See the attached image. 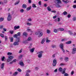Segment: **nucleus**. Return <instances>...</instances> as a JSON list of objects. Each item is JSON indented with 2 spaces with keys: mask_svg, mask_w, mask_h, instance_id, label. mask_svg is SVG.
Segmentation results:
<instances>
[{
  "mask_svg": "<svg viewBox=\"0 0 76 76\" xmlns=\"http://www.w3.org/2000/svg\"><path fill=\"white\" fill-rule=\"evenodd\" d=\"M69 34H70V35H73V32L72 31H69Z\"/></svg>",
  "mask_w": 76,
  "mask_h": 76,
  "instance_id": "32",
  "label": "nucleus"
},
{
  "mask_svg": "<svg viewBox=\"0 0 76 76\" xmlns=\"http://www.w3.org/2000/svg\"><path fill=\"white\" fill-rule=\"evenodd\" d=\"M71 74L72 75H73L74 74V71H72L71 72Z\"/></svg>",
  "mask_w": 76,
  "mask_h": 76,
  "instance_id": "58",
  "label": "nucleus"
},
{
  "mask_svg": "<svg viewBox=\"0 0 76 76\" xmlns=\"http://www.w3.org/2000/svg\"><path fill=\"white\" fill-rule=\"evenodd\" d=\"M31 9V6H30L28 7L26 9V10L27 11H29V10H30Z\"/></svg>",
  "mask_w": 76,
  "mask_h": 76,
  "instance_id": "15",
  "label": "nucleus"
},
{
  "mask_svg": "<svg viewBox=\"0 0 76 76\" xmlns=\"http://www.w3.org/2000/svg\"><path fill=\"white\" fill-rule=\"evenodd\" d=\"M66 41V39H63L61 40V41Z\"/></svg>",
  "mask_w": 76,
  "mask_h": 76,
  "instance_id": "61",
  "label": "nucleus"
},
{
  "mask_svg": "<svg viewBox=\"0 0 76 76\" xmlns=\"http://www.w3.org/2000/svg\"><path fill=\"white\" fill-rule=\"evenodd\" d=\"M26 73H30L31 72V70L28 69L26 71Z\"/></svg>",
  "mask_w": 76,
  "mask_h": 76,
  "instance_id": "37",
  "label": "nucleus"
},
{
  "mask_svg": "<svg viewBox=\"0 0 76 76\" xmlns=\"http://www.w3.org/2000/svg\"><path fill=\"white\" fill-rule=\"evenodd\" d=\"M44 53V52L42 51H39L37 52V54H38V57L39 58H41L42 56V54Z\"/></svg>",
  "mask_w": 76,
  "mask_h": 76,
  "instance_id": "1",
  "label": "nucleus"
},
{
  "mask_svg": "<svg viewBox=\"0 0 76 76\" xmlns=\"http://www.w3.org/2000/svg\"><path fill=\"white\" fill-rule=\"evenodd\" d=\"M73 8L74 9H76V5H73Z\"/></svg>",
  "mask_w": 76,
  "mask_h": 76,
  "instance_id": "55",
  "label": "nucleus"
},
{
  "mask_svg": "<svg viewBox=\"0 0 76 76\" xmlns=\"http://www.w3.org/2000/svg\"><path fill=\"white\" fill-rule=\"evenodd\" d=\"M46 42H47L48 43L50 42V40H49L48 39V37L46 38Z\"/></svg>",
  "mask_w": 76,
  "mask_h": 76,
  "instance_id": "24",
  "label": "nucleus"
},
{
  "mask_svg": "<svg viewBox=\"0 0 76 76\" xmlns=\"http://www.w3.org/2000/svg\"><path fill=\"white\" fill-rule=\"evenodd\" d=\"M57 64V60L56 59H54L53 61V66H56Z\"/></svg>",
  "mask_w": 76,
  "mask_h": 76,
  "instance_id": "4",
  "label": "nucleus"
},
{
  "mask_svg": "<svg viewBox=\"0 0 76 76\" xmlns=\"http://www.w3.org/2000/svg\"><path fill=\"white\" fill-rule=\"evenodd\" d=\"M17 70L18 71V72H22V70H21V69L18 68L17 69Z\"/></svg>",
  "mask_w": 76,
  "mask_h": 76,
  "instance_id": "43",
  "label": "nucleus"
},
{
  "mask_svg": "<svg viewBox=\"0 0 76 76\" xmlns=\"http://www.w3.org/2000/svg\"><path fill=\"white\" fill-rule=\"evenodd\" d=\"M26 76H29V74L28 73H26Z\"/></svg>",
  "mask_w": 76,
  "mask_h": 76,
  "instance_id": "62",
  "label": "nucleus"
},
{
  "mask_svg": "<svg viewBox=\"0 0 76 76\" xmlns=\"http://www.w3.org/2000/svg\"><path fill=\"white\" fill-rule=\"evenodd\" d=\"M10 33L11 34H13L14 33V32L13 31H10Z\"/></svg>",
  "mask_w": 76,
  "mask_h": 76,
  "instance_id": "49",
  "label": "nucleus"
},
{
  "mask_svg": "<svg viewBox=\"0 0 76 76\" xmlns=\"http://www.w3.org/2000/svg\"><path fill=\"white\" fill-rule=\"evenodd\" d=\"M16 41L17 42H19V38H17Z\"/></svg>",
  "mask_w": 76,
  "mask_h": 76,
  "instance_id": "44",
  "label": "nucleus"
},
{
  "mask_svg": "<svg viewBox=\"0 0 76 76\" xmlns=\"http://www.w3.org/2000/svg\"><path fill=\"white\" fill-rule=\"evenodd\" d=\"M34 50H35V48H34L32 49H30V51L31 53H34Z\"/></svg>",
  "mask_w": 76,
  "mask_h": 76,
  "instance_id": "17",
  "label": "nucleus"
},
{
  "mask_svg": "<svg viewBox=\"0 0 76 76\" xmlns=\"http://www.w3.org/2000/svg\"><path fill=\"white\" fill-rule=\"evenodd\" d=\"M19 1L16 2L15 3V5H16V4H19Z\"/></svg>",
  "mask_w": 76,
  "mask_h": 76,
  "instance_id": "54",
  "label": "nucleus"
},
{
  "mask_svg": "<svg viewBox=\"0 0 76 76\" xmlns=\"http://www.w3.org/2000/svg\"><path fill=\"white\" fill-rule=\"evenodd\" d=\"M8 58L10 59H12V58H13V56H8Z\"/></svg>",
  "mask_w": 76,
  "mask_h": 76,
  "instance_id": "26",
  "label": "nucleus"
},
{
  "mask_svg": "<svg viewBox=\"0 0 76 76\" xmlns=\"http://www.w3.org/2000/svg\"><path fill=\"white\" fill-rule=\"evenodd\" d=\"M55 3L56 4H59V3H61V1L60 0H55Z\"/></svg>",
  "mask_w": 76,
  "mask_h": 76,
  "instance_id": "5",
  "label": "nucleus"
},
{
  "mask_svg": "<svg viewBox=\"0 0 76 76\" xmlns=\"http://www.w3.org/2000/svg\"><path fill=\"white\" fill-rule=\"evenodd\" d=\"M4 63H2L1 66V69L2 70H4Z\"/></svg>",
  "mask_w": 76,
  "mask_h": 76,
  "instance_id": "8",
  "label": "nucleus"
},
{
  "mask_svg": "<svg viewBox=\"0 0 76 76\" xmlns=\"http://www.w3.org/2000/svg\"><path fill=\"white\" fill-rule=\"evenodd\" d=\"M71 43H72V41H70L66 42V44H71Z\"/></svg>",
  "mask_w": 76,
  "mask_h": 76,
  "instance_id": "21",
  "label": "nucleus"
},
{
  "mask_svg": "<svg viewBox=\"0 0 76 76\" xmlns=\"http://www.w3.org/2000/svg\"><path fill=\"white\" fill-rule=\"evenodd\" d=\"M13 45H19V42H14Z\"/></svg>",
  "mask_w": 76,
  "mask_h": 76,
  "instance_id": "11",
  "label": "nucleus"
},
{
  "mask_svg": "<svg viewBox=\"0 0 76 76\" xmlns=\"http://www.w3.org/2000/svg\"><path fill=\"white\" fill-rule=\"evenodd\" d=\"M5 59V57L4 56H3L1 58V60L2 61H4V60Z\"/></svg>",
  "mask_w": 76,
  "mask_h": 76,
  "instance_id": "35",
  "label": "nucleus"
},
{
  "mask_svg": "<svg viewBox=\"0 0 76 76\" xmlns=\"http://www.w3.org/2000/svg\"><path fill=\"white\" fill-rule=\"evenodd\" d=\"M20 28V26H15L14 27V28L15 30H16L17 29H19Z\"/></svg>",
  "mask_w": 76,
  "mask_h": 76,
  "instance_id": "9",
  "label": "nucleus"
},
{
  "mask_svg": "<svg viewBox=\"0 0 76 76\" xmlns=\"http://www.w3.org/2000/svg\"><path fill=\"white\" fill-rule=\"evenodd\" d=\"M32 43H31L30 44V46L28 47V48H31V47H32Z\"/></svg>",
  "mask_w": 76,
  "mask_h": 76,
  "instance_id": "38",
  "label": "nucleus"
},
{
  "mask_svg": "<svg viewBox=\"0 0 76 76\" xmlns=\"http://www.w3.org/2000/svg\"><path fill=\"white\" fill-rule=\"evenodd\" d=\"M65 61L66 62H67V61H69V58L65 57Z\"/></svg>",
  "mask_w": 76,
  "mask_h": 76,
  "instance_id": "19",
  "label": "nucleus"
},
{
  "mask_svg": "<svg viewBox=\"0 0 76 76\" xmlns=\"http://www.w3.org/2000/svg\"><path fill=\"white\" fill-rule=\"evenodd\" d=\"M30 40H31V37H29L27 39L28 41H30Z\"/></svg>",
  "mask_w": 76,
  "mask_h": 76,
  "instance_id": "57",
  "label": "nucleus"
},
{
  "mask_svg": "<svg viewBox=\"0 0 76 76\" xmlns=\"http://www.w3.org/2000/svg\"><path fill=\"white\" fill-rule=\"evenodd\" d=\"M0 36H1V37H2V38H4V34H0Z\"/></svg>",
  "mask_w": 76,
  "mask_h": 76,
  "instance_id": "31",
  "label": "nucleus"
},
{
  "mask_svg": "<svg viewBox=\"0 0 76 76\" xmlns=\"http://www.w3.org/2000/svg\"><path fill=\"white\" fill-rule=\"evenodd\" d=\"M27 25H28V26H31V23H27Z\"/></svg>",
  "mask_w": 76,
  "mask_h": 76,
  "instance_id": "51",
  "label": "nucleus"
},
{
  "mask_svg": "<svg viewBox=\"0 0 76 76\" xmlns=\"http://www.w3.org/2000/svg\"><path fill=\"white\" fill-rule=\"evenodd\" d=\"M13 63H15V62H16V59H14L13 61H12Z\"/></svg>",
  "mask_w": 76,
  "mask_h": 76,
  "instance_id": "63",
  "label": "nucleus"
},
{
  "mask_svg": "<svg viewBox=\"0 0 76 76\" xmlns=\"http://www.w3.org/2000/svg\"><path fill=\"white\" fill-rule=\"evenodd\" d=\"M58 31H64V28H59L58 29Z\"/></svg>",
  "mask_w": 76,
  "mask_h": 76,
  "instance_id": "23",
  "label": "nucleus"
},
{
  "mask_svg": "<svg viewBox=\"0 0 76 76\" xmlns=\"http://www.w3.org/2000/svg\"><path fill=\"white\" fill-rule=\"evenodd\" d=\"M23 35L24 36H25V37H27L28 36V34H27V33L24 32L23 33Z\"/></svg>",
  "mask_w": 76,
  "mask_h": 76,
  "instance_id": "13",
  "label": "nucleus"
},
{
  "mask_svg": "<svg viewBox=\"0 0 76 76\" xmlns=\"http://www.w3.org/2000/svg\"><path fill=\"white\" fill-rule=\"evenodd\" d=\"M3 26L2 25L0 26V29H3Z\"/></svg>",
  "mask_w": 76,
  "mask_h": 76,
  "instance_id": "60",
  "label": "nucleus"
},
{
  "mask_svg": "<svg viewBox=\"0 0 76 76\" xmlns=\"http://www.w3.org/2000/svg\"><path fill=\"white\" fill-rule=\"evenodd\" d=\"M52 48H56V45H52L51 46Z\"/></svg>",
  "mask_w": 76,
  "mask_h": 76,
  "instance_id": "22",
  "label": "nucleus"
},
{
  "mask_svg": "<svg viewBox=\"0 0 76 76\" xmlns=\"http://www.w3.org/2000/svg\"><path fill=\"white\" fill-rule=\"evenodd\" d=\"M59 46L60 47L61 49L62 50V51H63L64 53L65 52V51L64 50V48H63V47L64 46L63 45V44L62 43H61L59 45Z\"/></svg>",
  "mask_w": 76,
  "mask_h": 76,
  "instance_id": "2",
  "label": "nucleus"
},
{
  "mask_svg": "<svg viewBox=\"0 0 76 76\" xmlns=\"http://www.w3.org/2000/svg\"><path fill=\"white\" fill-rule=\"evenodd\" d=\"M42 35H43V33H42V32H40L39 35L38 36V37L39 38L40 37H42Z\"/></svg>",
  "mask_w": 76,
  "mask_h": 76,
  "instance_id": "10",
  "label": "nucleus"
},
{
  "mask_svg": "<svg viewBox=\"0 0 76 76\" xmlns=\"http://www.w3.org/2000/svg\"><path fill=\"white\" fill-rule=\"evenodd\" d=\"M4 20V18H0V22H2Z\"/></svg>",
  "mask_w": 76,
  "mask_h": 76,
  "instance_id": "28",
  "label": "nucleus"
},
{
  "mask_svg": "<svg viewBox=\"0 0 76 76\" xmlns=\"http://www.w3.org/2000/svg\"><path fill=\"white\" fill-rule=\"evenodd\" d=\"M18 37V36L17 34H15L13 36L14 38H17Z\"/></svg>",
  "mask_w": 76,
  "mask_h": 76,
  "instance_id": "29",
  "label": "nucleus"
},
{
  "mask_svg": "<svg viewBox=\"0 0 76 76\" xmlns=\"http://www.w3.org/2000/svg\"><path fill=\"white\" fill-rule=\"evenodd\" d=\"M50 30H48L47 31V32L48 34H50Z\"/></svg>",
  "mask_w": 76,
  "mask_h": 76,
  "instance_id": "53",
  "label": "nucleus"
},
{
  "mask_svg": "<svg viewBox=\"0 0 76 76\" xmlns=\"http://www.w3.org/2000/svg\"><path fill=\"white\" fill-rule=\"evenodd\" d=\"M28 21H29L30 22H31L32 21V19H31V18H29L28 19Z\"/></svg>",
  "mask_w": 76,
  "mask_h": 76,
  "instance_id": "56",
  "label": "nucleus"
},
{
  "mask_svg": "<svg viewBox=\"0 0 76 76\" xmlns=\"http://www.w3.org/2000/svg\"><path fill=\"white\" fill-rule=\"evenodd\" d=\"M58 70L59 71V72H62V71L63 70V69H62V68L61 67L59 68L58 69Z\"/></svg>",
  "mask_w": 76,
  "mask_h": 76,
  "instance_id": "25",
  "label": "nucleus"
},
{
  "mask_svg": "<svg viewBox=\"0 0 76 76\" xmlns=\"http://www.w3.org/2000/svg\"><path fill=\"white\" fill-rule=\"evenodd\" d=\"M22 52V49H21L19 51V53H21Z\"/></svg>",
  "mask_w": 76,
  "mask_h": 76,
  "instance_id": "52",
  "label": "nucleus"
},
{
  "mask_svg": "<svg viewBox=\"0 0 76 76\" xmlns=\"http://www.w3.org/2000/svg\"><path fill=\"white\" fill-rule=\"evenodd\" d=\"M66 70V68H64L63 69V71L62 72V74H64V75L65 76H69V75L67 73H66L65 72Z\"/></svg>",
  "mask_w": 76,
  "mask_h": 76,
  "instance_id": "3",
  "label": "nucleus"
},
{
  "mask_svg": "<svg viewBox=\"0 0 76 76\" xmlns=\"http://www.w3.org/2000/svg\"><path fill=\"white\" fill-rule=\"evenodd\" d=\"M47 9H48V11H51V8H50L49 7H47Z\"/></svg>",
  "mask_w": 76,
  "mask_h": 76,
  "instance_id": "33",
  "label": "nucleus"
},
{
  "mask_svg": "<svg viewBox=\"0 0 76 76\" xmlns=\"http://www.w3.org/2000/svg\"><path fill=\"white\" fill-rule=\"evenodd\" d=\"M63 15H67V12L66 11H64L63 13Z\"/></svg>",
  "mask_w": 76,
  "mask_h": 76,
  "instance_id": "30",
  "label": "nucleus"
},
{
  "mask_svg": "<svg viewBox=\"0 0 76 76\" xmlns=\"http://www.w3.org/2000/svg\"><path fill=\"white\" fill-rule=\"evenodd\" d=\"M23 8H24V9H26V7H27V6L26 5V4H23Z\"/></svg>",
  "mask_w": 76,
  "mask_h": 76,
  "instance_id": "14",
  "label": "nucleus"
},
{
  "mask_svg": "<svg viewBox=\"0 0 76 76\" xmlns=\"http://www.w3.org/2000/svg\"><path fill=\"white\" fill-rule=\"evenodd\" d=\"M56 54H53L52 55V58H54L56 57Z\"/></svg>",
  "mask_w": 76,
  "mask_h": 76,
  "instance_id": "45",
  "label": "nucleus"
},
{
  "mask_svg": "<svg viewBox=\"0 0 76 76\" xmlns=\"http://www.w3.org/2000/svg\"><path fill=\"white\" fill-rule=\"evenodd\" d=\"M20 12L21 13H23L24 12V10L23 9H22L20 10Z\"/></svg>",
  "mask_w": 76,
  "mask_h": 76,
  "instance_id": "34",
  "label": "nucleus"
},
{
  "mask_svg": "<svg viewBox=\"0 0 76 76\" xmlns=\"http://www.w3.org/2000/svg\"><path fill=\"white\" fill-rule=\"evenodd\" d=\"M23 56H22V55H21L20 56H19V58H22Z\"/></svg>",
  "mask_w": 76,
  "mask_h": 76,
  "instance_id": "64",
  "label": "nucleus"
},
{
  "mask_svg": "<svg viewBox=\"0 0 76 76\" xmlns=\"http://www.w3.org/2000/svg\"><path fill=\"white\" fill-rule=\"evenodd\" d=\"M64 65H65V64L63 63H61L60 65L61 66H64Z\"/></svg>",
  "mask_w": 76,
  "mask_h": 76,
  "instance_id": "41",
  "label": "nucleus"
},
{
  "mask_svg": "<svg viewBox=\"0 0 76 76\" xmlns=\"http://www.w3.org/2000/svg\"><path fill=\"white\" fill-rule=\"evenodd\" d=\"M27 31H28V32H32V31L30 29H28Z\"/></svg>",
  "mask_w": 76,
  "mask_h": 76,
  "instance_id": "39",
  "label": "nucleus"
},
{
  "mask_svg": "<svg viewBox=\"0 0 76 76\" xmlns=\"http://www.w3.org/2000/svg\"><path fill=\"white\" fill-rule=\"evenodd\" d=\"M45 41V38H44L42 39V40L41 42V44H44Z\"/></svg>",
  "mask_w": 76,
  "mask_h": 76,
  "instance_id": "12",
  "label": "nucleus"
},
{
  "mask_svg": "<svg viewBox=\"0 0 76 76\" xmlns=\"http://www.w3.org/2000/svg\"><path fill=\"white\" fill-rule=\"evenodd\" d=\"M12 53L11 52H8L7 53V55L8 56H10V55H12Z\"/></svg>",
  "mask_w": 76,
  "mask_h": 76,
  "instance_id": "42",
  "label": "nucleus"
},
{
  "mask_svg": "<svg viewBox=\"0 0 76 76\" xmlns=\"http://www.w3.org/2000/svg\"><path fill=\"white\" fill-rule=\"evenodd\" d=\"M76 48H73L72 49V53L73 54H75L76 53Z\"/></svg>",
  "mask_w": 76,
  "mask_h": 76,
  "instance_id": "7",
  "label": "nucleus"
},
{
  "mask_svg": "<svg viewBox=\"0 0 76 76\" xmlns=\"http://www.w3.org/2000/svg\"><path fill=\"white\" fill-rule=\"evenodd\" d=\"M20 64L21 66H24V64H23V62H20Z\"/></svg>",
  "mask_w": 76,
  "mask_h": 76,
  "instance_id": "18",
  "label": "nucleus"
},
{
  "mask_svg": "<svg viewBox=\"0 0 76 76\" xmlns=\"http://www.w3.org/2000/svg\"><path fill=\"white\" fill-rule=\"evenodd\" d=\"M54 32L55 33H57V30L56 29H54Z\"/></svg>",
  "mask_w": 76,
  "mask_h": 76,
  "instance_id": "46",
  "label": "nucleus"
},
{
  "mask_svg": "<svg viewBox=\"0 0 76 76\" xmlns=\"http://www.w3.org/2000/svg\"><path fill=\"white\" fill-rule=\"evenodd\" d=\"M4 38H5V41H7V37L5 36Z\"/></svg>",
  "mask_w": 76,
  "mask_h": 76,
  "instance_id": "50",
  "label": "nucleus"
},
{
  "mask_svg": "<svg viewBox=\"0 0 76 76\" xmlns=\"http://www.w3.org/2000/svg\"><path fill=\"white\" fill-rule=\"evenodd\" d=\"M10 42H13V38L10 37H9Z\"/></svg>",
  "mask_w": 76,
  "mask_h": 76,
  "instance_id": "16",
  "label": "nucleus"
},
{
  "mask_svg": "<svg viewBox=\"0 0 76 76\" xmlns=\"http://www.w3.org/2000/svg\"><path fill=\"white\" fill-rule=\"evenodd\" d=\"M32 6L34 8H35L37 7L36 6V5H35V4H33Z\"/></svg>",
  "mask_w": 76,
  "mask_h": 76,
  "instance_id": "36",
  "label": "nucleus"
},
{
  "mask_svg": "<svg viewBox=\"0 0 76 76\" xmlns=\"http://www.w3.org/2000/svg\"><path fill=\"white\" fill-rule=\"evenodd\" d=\"M17 35H18V36H20V32H19L18 33H17Z\"/></svg>",
  "mask_w": 76,
  "mask_h": 76,
  "instance_id": "48",
  "label": "nucleus"
},
{
  "mask_svg": "<svg viewBox=\"0 0 76 76\" xmlns=\"http://www.w3.org/2000/svg\"><path fill=\"white\" fill-rule=\"evenodd\" d=\"M62 1H63V2H64V3H69V2L68 1H65V0H62Z\"/></svg>",
  "mask_w": 76,
  "mask_h": 76,
  "instance_id": "27",
  "label": "nucleus"
},
{
  "mask_svg": "<svg viewBox=\"0 0 76 76\" xmlns=\"http://www.w3.org/2000/svg\"><path fill=\"white\" fill-rule=\"evenodd\" d=\"M7 20L8 21H10L12 19V16L11 15L9 14L8 15V16L7 18Z\"/></svg>",
  "mask_w": 76,
  "mask_h": 76,
  "instance_id": "6",
  "label": "nucleus"
},
{
  "mask_svg": "<svg viewBox=\"0 0 76 76\" xmlns=\"http://www.w3.org/2000/svg\"><path fill=\"white\" fill-rule=\"evenodd\" d=\"M39 33H40V31H38V32H36L35 34L36 35H38Z\"/></svg>",
  "mask_w": 76,
  "mask_h": 76,
  "instance_id": "40",
  "label": "nucleus"
},
{
  "mask_svg": "<svg viewBox=\"0 0 76 76\" xmlns=\"http://www.w3.org/2000/svg\"><path fill=\"white\" fill-rule=\"evenodd\" d=\"M67 17L68 18H70L71 17V15L70 14H69L68 15Z\"/></svg>",
  "mask_w": 76,
  "mask_h": 76,
  "instance_id": "59",
  "label": "nucleus"
},
{
  "mask_svg": "<svg viewBox=\"0 0 76 76\" xmlns=\"http://www.w3.org/2000/svg\"><path fill=\"white\" fill-rule=\"evenodd\" d=\"M72 20L73 21H75V20H76V17L73 18Z\"/></svg>",
  "mask_w": 76,
  "mask_h": 76,
  "instance_id": "47",
  "label": "nucleus"
},
{
  "mask_svg": "<svg viewBox=\"0 0 76 76\" xmlns=\"http://www.w3.org/2000/svg\"><path fill=\"white\" fill-rule=\"evenodd\" d=\"M18 72H15V73L13 74V75L14 76H16V75H18Z\"/></svg>",
  "mask_w": 76,
  "mask_h": 76,
  "instance_id": "20",
  "label": "nucleus"
}]
</instances>
